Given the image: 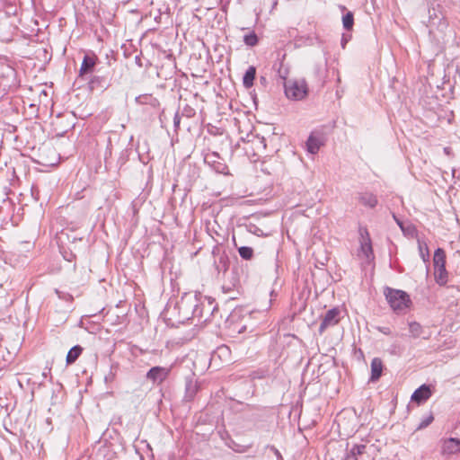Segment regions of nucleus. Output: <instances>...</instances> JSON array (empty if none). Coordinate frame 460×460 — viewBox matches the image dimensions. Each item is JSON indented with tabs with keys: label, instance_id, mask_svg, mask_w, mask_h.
Listing matches in <instances>:
<instances>
[{
	"label": "nucleus",
	"instance_id": "nucleus-1",
	"mask_svg": "<svg viewBox=\"0 0 460 460\" xmlns=\"http://www.w3.org/2000/svg\"><path fill=\"white\" fill-rule=\"evenodd\" d=\"M174 309L178 310V322L184 323L193 318L199 310V300L196 295L184 294L176 303Z\"/></svg>",
	"mask_w": 460,
	"mask_h": 460
},
{
	"label": "nucleus",
	"instance_id": "nucleus-2",
	"mask_svg": "<svg viewBox=\"0 0 460 460\" xmlns=\"http://www.w3.org/2000/svg\"><path fill=\"white\" fill-rule=\"evenodd\" d=\"M384 294L391 308L397 314L404 311L411 304L409 295L402 290L387 287Z\"/></svg>",
	"mask_w": 460,
	"mask_h": 460
},
{
	"label": "nucleus",
	"instance_id": "nucleus-3",
	"mask_svg": "<svg viewBox=\"0 0 460 460\" xmlns=\"http://www.w3.org/2000/svg\"><path fill=\"white\" fill-rule=\"evenodd\" d=\"M434 277L439 286H445L447 282V271L446 270V253L442 248H438L434 252Z\"/></svg>",
	"mask_w": 460,
	"mask_h": 460
},
{
	"label": "nucleus",
	"instance_id": "nucleus-4",
	"mask_svg": "<svg viewBox=\"0 0 460 460\" xmlns=\"http://www.w3.org/2000/svg\"><path fill=\"white\" fill-rule=\"evenodd\" d=\"M286 96L294 101L304 99L308 93V86L305 79L289 80L285 83Z\"/></svg>",
	"mask_w": 460,
	"mask_h": 460
},
{
	"label": "nucleus",
	"instance_id": "nucleus-5",
	"mask_svg": "<svg viewBox=\"0 0 460 460\" xmlns=\"http://www.w3.org/2000/svg\"><path fill=\"white\" fill-rule=\"evenodd\" d=\"M360 247L358 251V257L370 262L374 260V252L371 239L367 229H360Z\"/></svg>",
	"mask_w": 460,
	"mask_h": 460
},
{
	"label": "nucleus",
	"instance_id": "nucleus-6",
	"mask_svg": "<svg viewBox=\"0 0 460 460\" xmlns=\"http://www.w3.org/2000/svg\"><path fill=\"white\" fill-rule=\"evenodd\" d=\"M341 319V311L333 307L326 312L319 326V333L323 334L326 329L337 325Z\"/></svg>",
	"mask_w": 460,
	"mask_h": 460
},
{
	"label": "nucleus",
	"instance_id": "nucleus-7",
	"mask_svg": "<svg viewBox=\"0 0 460 460\" xmlns=\"http://www.w3.org/2000/svg\"><path fill=\"white\" fill-rule=\"evenodd\" d=\"M204 162L216 172L228 174V168L217 153L210 152L206 154L204 156Z\"/></svg>",
	"mask_w": 460,
	"mask_h": 460
},
{
	"label": "nucleus",
	"instance_id": "nucleus-8",
	"mask_svg": "<svg viewBox=\"0 0 460 460\" xmlns=\"http://www.w3.org/2000/svg\"><path fill=\"white\" fill-rule=\"evenodd\" d=\"M460 453V439L456 438H443L440 440V454L450 456Z\"/></svg>",
	"mask_w": 460,
	"mask_h": 460
},
{
	"label": "nucleus",
	"instance_id": "nucleus-9",
	"mask_svg": "<svg viewBox=\"0 0 460 460\" xmlns=\"http://www.w3.org/2000/svg\"><path fill=\"white\" fill-rule=\"evenodd\" d=\"M170 372V367H153L147 371L146 377L154 384H161L168 377Z\"/></svg>",
	"mask_w": 460,
	"mask_h": 460
},
{
	"label": "nucleus",
	"instance_id": "nucleus-10",
	"mask_svg": "<svg viewBox=\"0 0 460 460\" xmlns=\"http://www.w3.org/2000/svg\"><path fill=\"white\" fill-rule=\"evenodd\" d=\"M98 58L95 54H86L82 61L81 67L79 70V75L84 76L87 74L93 73L94 66H96Z\"/></svg>",
	"mask_w": 460,
	"mask_h": 460
},
{
	"label": "nucleus",
	"instance_id": "nucleus-11",
	"mask_svg": "<svg viewBox=\"0 0 460 460\" xmlns=\"http://www.w3.org/2000/svg\"><path fill=\"white\" fill-rule=\"evenodd\" d=\"M432 395L430 386L428 385H422L417 388L411 394V401L420 404L428 401Z\"/></svg>",
	"mask_w": 460,
	"mask_h": 460
},
{
	"label": "nucleus",
	"instance_id": "nucleus-12",
	"mask_svg": "<svg viewBox=\"0 0 460 460\" xmlns=\"http://www.w3.org/2000/svg\"><path fill=\"white\" fill-rule=\"evenodd\" d=\"M323 145V137L320 134L312 133L305 143L306 150L312 155L318 153Z\"/></svg>",
	"mask_w": 460,
	"mask_h": 460
},
{
	"label": "nucleus",
	"instance_id": "nucleus-13",
	"mask_svg": "<svg viewBox=\"0 0 460 460\" xmlns=\"http://www.w3.org/2000/svg\"><path fill=\"white\" fill-rule=\"evenodd\" d=\"M199 391L198 382L193 377H187L185 381V401H192Z\"/></svg>",
	"mask_w": 460,
	"mask_h": 460
},
{
	"label": "nucleus",
	"instance_id": "nucleus-14",
	"mask_svg": "<svg viewBox=\"0 0 460 460\" xmlns=\"http://www.w3.org/2000/svg\"><path fill=\"white\" fill-rule=\"evenodd\" d=\"M358 200L363 206L370 208H373L377 205L376 196L368 191L358 193Z\"/></svg>",
	"mask_w": 460,
	"mask_h": 460
},
{
	"label": "nucleus",
	"instance_id": "nucleus-15",
	"mask_svg": "<svg viewBox=\"0 0 460 460\" xmlns=\"http://www.w3.org/2000/svg\"><path fill=\"white\" fill-rule=\"evenodd\" d=\"M383 370V364L380 358H375L371 362V380H377L381 375Z\"/></svg>",
	"mask_w": 460,
	"mask_h": 460
},
{
	"label": "nucleus",
	"instance_id": "nucleus-16",
	"mask_svg": "<svg viewBox=\"0 0 460 460\" xmlns=\"http://www.w3.org/2000/svg\"><path fill=\"white\" fill-rule=\"evenodd\" d=\"M408 326L411 338L417 339L423 335L424 328L420 323L415 321L409 322Z\"/></svg>",
	"mask_w": 460,
	"mask_h": 460
},
{
	"label": "nucleus",
	"instance_id": "nucleus-17",
	"mask_svg": "<svg viewBox=\"0 0 460 460\" xmlns=\"http://www.w3.org/2000/svg\"><path fill=\"white\" fill-rule=\"evenodd\" d=\"M366 448V445L363 444L354 445L347 454L346 460H358V456L363 455Z\"/></svg>",
	"mask_w": 460,
	"mask_h": 460
},
{
	"label": "nucleus",
	"instance_id": "nucleus-18",
	"mask_svg": "<svg viewBox=\"0 0 460 460\" xmlns=\"http://www.w3.org/2000/svg\"><path fill=\"white\" fill-rule=\"evenodd\" d=\"M256 75V69L254 66H249L245 71L243 77V84L245 88H251L253 85V81Z\"/></svg>",
	"mask_w": 460,
	"mask_h": 460
},
{
	"label": "nucleus",
	"instance_id": "nucleus-19",
	"mask_svg": "<svg viewBox=\"0 0 460 460\" xmlns=\"http://www.w3.org/2000/svg\"><path fill=\"white\" fill-rule=\"evenodd\" d=\"M83 351V349L81 346L76 345L70 349L66 355V364L70 365L75 362V360L79 358Z\"/></svg>",
	"mask_w": 460,
	"mask_h": 460
},
{
	"label": "nucleus",
	"instance_id": "nucleus-20",
	"mask_svg": "<svg viewBox=\"0 0 460 460\" xmlns=\"http://www.w3.org/2000/svg\"><path fill=\"white\" fill-rule=\"evenodd\" d=\"M354 24V16L351 12H348L342 17L343 28L347 31H350Z\"/></svg>",
	"mask_w": 460,
	"mask_h": 460
},
{
	"label": "nucleus",
	"instance_id": "nucleus-21",
	"mask_svg": "<svg viewBox=\"0 0 460 460\" xmlns=\"http://www.w3.org/2000/svg\"><path fill=\"white\" fill-rule=\"evenodd\" d=\"M419 243V252L420 256L423 260L424 262H428L429 261V252L427 243H422L420 241Z\"/></svg>",
	"mask_w": 460,
	"mask_h": 460
},
{
	"label": "nucleus",
	"instance_id": "nucleus-22",
	"mask_svg": "<svg viewBox=\"0 0 460 460\" xmlns=\"http://www.w3.org/2000/svg\"><path fill=\"white\" fill-rule=\"evenodd\" d=\"M434 420V416L432 413L428 414L427 416L423 417L421 420L420 421L419 425L416 428V430H421L428 426H429Z\"/></svg>",
	"mask_w": 460,
	"mask_h": 460
},
{
	"label": "nucleus",
	"instance_id": "nucleus-23",
	"mask_svg": "<svg viewBox=\"0 0 460 460\" xmlns=\"http://www.w3.org/2000/svg\"><path fill=\"white\" fill-rule=\"evenodd\" d=\"M239 255L244 260H251L253 256V250L249 246H242L238 249Z\"/></svg>",
	"mask_w": 460,
	"mask_h": 460
},
{
	"label": "nucleus",
	"instance_id": "nucleus-24",
	"mask_svg": "<svg viewBox=\"0 0 460 460\" xmlns=\"http://www.w3.org/2000/svg\"><path fill=\"white\" fill-rule=\"evenodd\" d=\"M243 42L249 47H254L258 44V37L255 32H251L249 34L244 35Z\"/></svg>",
	"mask_w": 460,
	"mask_h": 460
},
{
	"label": "nucleus",
	"instance_id": "nucleus-25",
	"mask_svg": "<svg viewBox=\"0 0 460 460\" xmlns=\"http://www.w3.org/2000/svg\"><path fill=\"white\" fill-rule=\"evenodd\" d=\"M102 82H103V77H101V76H93L90 80H89V87L93 90L97 87H103V84H102Z\"/></svg>",
	"mask_w": 460,
	"mask_h": 460
},
{
	"label": "nucleus",
	"instance_id": "nucleus-26",
	"mask_svg": "<svg viewBox=\"0 0 460 460\" xmlns=\"http://www.w3.org/2000/svg\"><path fill=\"white\" fill-rule=\"evenodd\" d=\"M218 262L219 264L222 266V270L224 271H226L227 270V267H228V260H227V257L226 256H220L219 259H218Z\"/></svg>",
	"mask_w": 460,
	"mask_h": 460
},
{
	"label": "nucleus",
	"instance_id": "nucleus-27",
	"mask_svg": "<svg viewBox=\"0 0 460 460\" xmlns=\"http://www.w3.org/2000/svg\"><path fill=\"white\" fill-rule=\"evenodd\" d=\"M376 329L378 330V332H382L385 335H390L391 334V330H390L389 327L378 326Z\"/></svg>",
	"mask_w": 460,
	"mask_h": 460
},
{
	"label": "nucleus",
	"instance_id": "nucleus-28",
	"mask_svg": "<svg viewBox=\"0 0 460 460\" xmlns=\"http://www.w3.org/2000/svg\"><path fill=\"white\" fill-rule=\"evenodd\" d=\"M180 123H181V117H180L179 113L176 112L173 117V125L175 128H178L180 126Z\"/></svg>",
	"mask_w": 460,
	"mask_h": 460
},
{
	"label": "nucleus",
	"instance_id": "nucleus-29",
	"mask_svg": "<svg viewBox=\"0 0 460 460\" xmlns=\"http://www.w3.org/2000/svg\"><path fill=\"white\" fill-rule=\"evenodd\" d=\"M349 37H347L346 35H343L342 36V39H341V47L344 49L347 42L349 41Z\"/></svg>",
	"mask_w": 460,
	"mask_h": 460
},
{
	"label": "nucleus",
	"instance_id": "nucleus-30",
	"mask_svg": "<svg viewBox=\"0 0 460 460\" xmlns=\"http://www.w3.org/2000/svg\"><path fill=\"white\" fill-rule=\"evenodd\" d=\"M195 317H197L199 319L202 318V310L200 307H199V310L195 314V315H193V318H195Z\"/></svg>",
	"mask_w": 460,
	"mask_h": 460
},
{
	"label": "nucleus",
	"instance_id": "nucleus-31",
	"mask_svg": "<svg viewBox=\"0 0 460 460\" xmlns=\"http://www.w3.org/2000/svg\"><path fill=\"white\" fill-rule=\"evenodd\" d=\"M44 165H53L57 163V161H43L41 162Z\"/></svg>",
	"mask_w": 460,
	"mask_h": 460
},
{
	"label": "nucleus",
	"instance_id": "nucleus-32",
	"mask_svg": "<svg viewBox=\"0 0 460 460\" xmlns=\"http://www.w3.org/2000/svg\"><path fill=\"white\" fill-rule=\"evenodd\" d=\"M279 75L281 78L285 79L287 76V72H282L281 69H279Z\"/></svg>",
	"mask_w": 460,
	"mask_h": 460
},
{
	"label": "nucleus",
	"instance_id": "nucleus-33",
	"mask_svg": "<svg viewBox=\"0 0 460 460\" xmlns=\"http://www.w3.org/2000/svg\"><path fill=\"white\" fill-rule=\"evenodd\" d=\"M185 112H187V116L188 117H191L192 114H193V111L191 109H190L189 111L188 110H185Z\"/></svg>",
	"mask_w": 460,
	"mask_h": 460
},
{
	"label": "nucleus",
	"instance_id": "nucleus-34",
	"mask_svg": "<svg viewBox=\"0 0 460 460\" xmlns=\"http://www.w3.org/2000/svg\"><path fill=\"white\" fill-rule=\"evenodd\" d=\"M185 112H187V116L188 117H191L192 114H193V111L191 109H190L189 111L188 110H185Z\"/></svg>",
	"mask_w": 460,
	"mask_h": 460
},
{
	"label": "nucleus",
	"instance_id": "nucleus-35",
	"mask_svg": "<svg viewBox=\"0 0 460 460\" xmlns=\"http://www.w3.org/2000/svg\"><path fill=\"white\" fill-rule=\"evenodd\" d=\"M273 450H274V453L276 454V456H277L278 457H279V456H280V453H279V451L278 449H276V448H273Z\"/></svg>",
	"mask_w": 460,
	"mask_h": 460
},
{
	"label": "nucleus",
	"instance_id": "nucleus-36",
	"mask_svg": "<svg viewBox=\"0 0 460 460\" xmlns=\"http://www.w3.org/2000/svg\"><path fill=\"white\" fill-rule=\"evenodd\" d=\"M56 293L58 295L59 297H61L58 290H56Z\"/></svg>",
	"mask_w": 460,
	"mask_h": 460
},
{
	"label": "nucleus",
	"instance_id": "nucleus-37",
	"mask_svg": "<svg viewBox=\"0 0 460 460\" xmlns=\"http://www.w3.org/2000/svg\"><path fill=\"white\" fill-rule=\"evenodd\" d=\"M396 221H397L398 225H399L400 226H402L401 222H399L398 220H396Z\"/></svg>",
	"mask_w": 460,
	"mask_h": 460
}]
</instances>
